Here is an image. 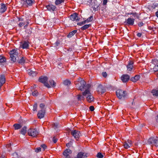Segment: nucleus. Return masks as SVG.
<instances>
[{
	"instance_id": "44",
	"label": "nucleus",
	"mask_w": 158,
	"mask_h": 158,
	"mask_svg": "<svg viewBox=\"0 0 158 158\" xmlns=\"http://www.w3.org/2000/svg\"><path fill=\"white\" fill-rule=\"evenodd\" d=\"M41 151V148L40 147L37 148L35 150V152H39Z\"/></svg>"
},
{
	"instance_id": "25",
	"label": "nucleus",
	"mask_w": 158,
	"mask_h": 158,
	"mask_svg": "<svg viewBox=\"0 0 158 158\" xmlns=\"http://www.w3.org/2000/svg\"><path fill=\"white\" fill-rule=\"evenodd\" d=\"M6 59L3 56H0V64L4 63L6 62Z\"/></svg>"
},
{
	"instance_id": "63",
	"label": "nucleus",
	"mask_w": 158,
	"mask_h": 158,
	"mask_svg": "<svg viewBox=\"0 0 158 158\" xmlns=\"http://www.w3.org/2000/svg\"><path fill=\"white\" fill-rule=\"evenodd\" d=\"M75 85H77V82H75Z\"/></svg>"
},
{
	"instance_id": "42",
	"label": "nucleus",
	"mask_w": 158,
	"mask_h": 158,
	"mask_svg": "<svg viewBox=\"0 0 158 158\" xmlns=\"http://www.w3.org/2000/svg\"><path fill=\"white\" fill-rule=\"evenodd\" d=\"M18 21L20 22H23L25 21L24 18L22 17H19L18 18Z\"/></svg>"
},
{
	"instance_id": "57",
	"label": "nucleus",
	"mask_w": 158,
	"mask_h": 158,
	"mask_svg": "<svg viewBox=\"0 0 158 158\" xmlns=\"http://www.w3.org/2000/svg\"><path fill=\"white\" fill-rule=\"evenodd\" d=\"M62 65V64L61 63H60V64H59L58 65V67L59 69H61V66Z\"/></svg>"
},
{
	"instance_id": "21",
	"label": "nucleus",
	"mask_w": 158,
	"mask_h": 158,
	"mask_svg": "<svg viewBox=\"0 0 158 158\" xmlns=\"http://www.w3.org/2000/svg\"><path fill=\"white\" fill-rule=\"evenodd\" d=\"M27 127L26 126H24L19 131V133L23 135H25L27 133Z\"/></svg>"
},
{
	"instance_id": "5",
	"label": "nucleus",
	"mask_w": 158,
	"mask_h": 158,
	"mask_svg": "<svg viewBox=\"0 0 158 158\" xmlns=\"http://www.w3.org/2000/svg\"><path fill=\"white\" fill-rule=\"evenodd\" d=\"M118 97L119 99L125 98L127 95L126 92L121 89H118L116 92Z\"/></svg>"
},
{
	"instance_id": "49",
	"label": "nucleus",
	"mask_w": 158,
	"mask_h": 158,
	"mask_svg": "<svg viewBox=\"0 0 158 158\" xmlns=\"http://www.w3.org/2000/svg\"><path fill=\"white\" fill-rule=\"evenodd\" d=\"M102 76L104 77H106L107 76V74L106 72H102Z\"/></svg>"
},
{
	"instance_id": "61",
	"label": "nucleus",
	"mask_w": 158,
	"mask_h": 158,
	"mask_svg": "<svg viewBox=\"0 0 158 158\" xmlns=\"http://www.w3.org/2000/svg\"><path fill=\"white\" fill-rule=\"evenodd\" d=\"M56 46H58V44H59V43H58L57 41H56Z\"/></svg>"
},
{
	"instance_id": "33",
	"label": "nucleus",
	"mask_w": 158,
	"mask_h": 158,
	"mask_svg": "<svg viewBox=\"0 0 158 158\" xmlns=\"http://www.w3.org/2000/svg\"><path fill=\"white\" fill-rule=\"evenodd\" d=\"M70 81L69 80H66L64 81L63 82L64 84L66 85H69L70 84Z\"/></svg>"
},
{
	"instance_id": "50",
	"label": "nucleus",
	"mask_w": 158,
	"mask_h": 158,
	"mask_svg": "<svg viewBox=\"0 0 158 158\" xmlns=\"http://www.w3.org/2000/svg\"><path fill=\"white\" fill-rule=\"evenodd\" d=\"M52 140L54 143H56L57 142V139L54 137L53 138Z\"/></svg>"
},
{
	"instance_id": "34",
	"label": "nucleus",
	"mask_w": 158,
	"mask_h": 158,
	"mask_svg": "<svg viewBox=\"0 0 158 158\" xmlns=\"http://www.w3.org/2000/svg\"><path fill=\"white\" fill-rule=\"evenodd\" d=\"M37 104L36 103H35L33 106V110L34 111H37Z\"/></svg>"
},
{
	"instance_id": "15",
	"label": "nucleus",
	"mask_w": 158,
	"mask_h": 158,
	"mask_svg": "<svg viewBox=\"0 0 158 158\" xmlns=\"http://www.w3.org/2000/svg\"><path fill=\"white\" fill-rule=\"evenodd\" d=\"M77 15H78L77 13H75L71 15L70 17V19L72 21H79L80 18L78 17Z\"/></svg>"
},
{
	"instance_id": "7",
	"label": "nucleus",
	"mask_w": 158,
	"mask_h": 158,
	"mask_svg": "<svg viewBox=\"0 0 158 158\" xmlns=\"http://www.w3.org/2000/svg\"><path fill=\"white\" fill-rule=\"evenodd\" d=\"M34 2V0H22V3L24 7L31 6Z\"/></svg>"
},
{
	"instance_id": "32",
	"label": "nucleus",
	"mask_w": 158,
	"mask_h": 158,
	"mask_svg": "<svg viewBox=\"0 0 158 158\" xmlns=\"http://www.w3.org/2000/svg\"><path fill=\"white\" fill-rule=\"evenodd\" d=\"M49 82L50 83V85L52 87H55L56 86V83L53 80H50L49 81Z\"/></svg>"
},
{
	"instance_id": "23",
	"label": "nucleus",
	"mask_w": 158,
	"mask_h": 158,
	"mask_svg": "<svg viewBox=\"0 0 158 158\" xmlns=\"http://www.w3.org/2000/svg\"><path fill=\"white\" fill-rule=\"evenodd\" d=\"M13 126L15 130H17L20 129L22 126L20 124L15 123L14 125Z\"/></svg>"
},
{
	"instance_id": "53",
	"label": "nucleus",
	"mask_w": 158,
	"mask_h": 158,
	"mask_svg": "<svg viewBox=\"0 0 158 158\" xmlns=\"http://www.w3.org/2000/svg\"><path fill=\"white\" fill-rule=\"evenodd\" d=\"M94 107L93 106H91L89 107V109L90 111H92L94 110Z\"/></svg>"
},
{
	"instance_id": "3",
	"label": "nucleus",
	"mask_w": 158,
	"mask_h": 158,
	"mask_svg": "<svg viewBox=\"0 0 158 158\" xmlns=\"http://www.w3.org/2000/svg\"><path fill=\"white\" fill-rule=\"evenodd\" d=\"M10 55L11 60L14 62H16L18 56L17 50L15 49L12 50L10 52Z\"/></svg>"
},
{
	"instance_id": "56",
	"label": "nucleus",
	"mask_w": 158,
	"mask_h": 158,
	"mask_svg": "<svg viewBox=\"0 0 158 158\" xmlns=\"http://www.w3.org/2000/svg\"><path fill=\"white\" fill-rule=\"evenodd\" d=\"M127 142L128 144H131V145H132L131 141V140H128L127 141Z\"/></svg>"
},
{
	"instance_id": "10",
	"label": "nucleus",
	"mask_w": 158,
	"mask_h": 158,
	"mask_svg": "<svg viewBox=\"0 0 158 158\" xmlns=\"http://www.w3.org/2000/svg\"><path fill=\"white\" fill-rule=\"evenodd\" d=\"M91 7L93 8L94 10H96L99 6L98 2L96 0H91Z\"/></svg>"
},
{
	"instance_id": "38",
	"label": "nucleus",
	"mask_w": 158,
	"mask_h": 158,
	"mask_svg": "<svg viewBox=\"0 0 158 158\" xmlns=\"http://www.w3.org/2000/svg\"><path fill=\"white\" fill-rule=\"evenodd\" d=\"M37 74V72L36 71H34L32 73H30V75L32 77L36 76Z\"/></svg>"
},
{
	"instance_id": "26",
	"label": "nucleus",
	"mask_w": 158,
	"mask_h": 158,
	"mask_svg": "<svg viewBox=\"0 0 158 158\" xmlns=\"http://www.w3.org/2000/svg\"><path fill=\"white\" fill-rule=\"evenodd\" d=\"M153 95L158 97V89H153L152 91Z\"/></svg>"
},
{
	"instance_id": "6",
	"label": "nucleus",
	"mask_w": 158,
	"mask_h": 158,
	"mask_svg": "<svg viewBox=\"0 0 158 158\" xmlns=\"http://www.w3.org/2000/svg\"><path fill=\"white\" fill-rule=\"evenodd\" d=\"M48 79V78L47 77L41 76L39 78V81L40 82L43 83L44 86L48 88H50L51 86H50L48 83L47 82Z\"/></svg>"
},
{
	"instance_id": "29",
	"label": "nucleus",
	"mask_w": 158,
	"mask_h": 158,
	"mask_svg": "<svg viewBox=\"0 0 158 158\" xmlns=\"http://www.w3.org/2000/svg\"><path fill=\"white\" fill-rule=\"evenodd\" d=\"M25 61V57H23L21 58V59H20L19 60V63L21 64H23Z\"/></svg>"
},
{
	"instance_id": "8",
	"label": "nucleus",
	"mask_w": 158,
	"mask_h": 158,
	"mask_svg": "<svg viewBox=\"0 0 158 158\" xmlns=\"http://www.w3.org/2000/svg\"><path fill=\"white\" fill-rule=\"evenodd\" d=\"M71 134L77 140L80 137L81 134L80 131L76 130L71 131Z\"/></svg>"
},
{
	"instance_id": "24",
	"label": "nucleus",
	"mask_w": 158,
	"mask_h": 158,
	"mask_svg": "<svg viewBox=\"0 0 158 158\" xmlns=\"http://www.w3.org/2000/svg\"><path fill=\"white\" fill-rule=\"evenodd\" d=\"M77 30H74L70 32L68 35L67 37L68 38H70L73 36L76 32Z\"/></svg>"
},
{
	"instance_id": "48",
	"label": "nucleus",
	"mask_w": 158,
	"mask_h": 158,
	"mask_svg": "<svg viewBox=\"0 0 158 158\" xmlns=\"http://www.w3.org/2000/svg\"><path fill=\"white\" fill-rule=\"evenodd\" d=\"M41 147L43 148V151H44L47 148L45 144L41 145Z\"/></svg>"
},
{
	"instance_id": "4",
	"label": "nucleus",
	"mask_w": 158,
	"mask_h": 158,
	"mask_svg": "<svg viewBox=\"0 0 158 158\" xmlns=\"http://www.w3.org/2000/svg\"><path fill=\"white\" fill-rule=\"evenodd\" d=\"M27 133L29 136L35 137L38 135L39 131L35 129L30 128L28 130Z\"/></svg>"
},
{
	"instance_id": "45",
	"label": "nucleus",
	"mask_w": 158,
	"mask_h": 158,
	"mask_svg": "<svg viewBox=\"0 0 158 158\" xmlns=\"http://www.w3.org/2000/svg\"><path fill=\"white\" fill-rule=\"evenodd\" d=\"M44 106H45V105L44 103H41V104H40V108L41 109H42V110L44 108Z\"/></svg>"
},
{
	"instance_id": "18",
	"label": "nucleus",
	"mask_w": 158,
	"mask_h": 158,
	"mask_svg": "<svg viewBox=\"0 0 158 158\" xmlns=\"http://www.w3.org/2000/svg\"><path fill=\"white\" fill-rule=\"evenodd\" d=\"M130 79L129 76L127 74H124L121 77V79L123 82H126Z\"/></svg>"
},
{
	"instance_id": "11",
	"label": "nucleus",
	"mask_w": 158,
	"mask_h": 158,
	"mask_svg": "<svg viewBox=\"0 0 158 158\" xmlns=\"http://www.w3.org/2000/svg\"><path fill=\"white\" fill-rule=\"evenodd\" d=\"M135 21V19L129 18L126 19L124 22L125 25L132 26L133 25Z\"/></svg>"
},
{
	"instance_id": "47",
	"label": "nucleus",
	"mask_w": 158,
	"mask_h": 158,
	"mask_svg": "<svg viewBox=\"0 0 158 158\" xmlns=\"http://www.w3.org/2000/svg\"><path fill=\"white\" fill-rule=\"evenodd\" d=\"M157 67H158V65L155 66L153 69L155 71H157V74L158 76V69L157 68Z\"/></svg>"
},
{
	"instance_id": "17",
	"label": "nucleus",
	"mask_w": 158,
	"mask_h": 158,
	"mask_svg": "<svg viewBox=\"0 0 158 158\" xmlns=\"http://www.w3.org/2000/svg\"><path fill=\"white\" fill-rule=\"evenodd\" d=\"M48 10L50 11H54L56 8V7L54 5L52 4H49L46 6Z\"/></svg>"
},
{
	"instance_id": "12",
	"label": "nucleus",
	"mask_w": 158,
	"mask_h": 158,
	"mask_svg": "<svg viewBox=\"0 0 158 158\" xmlns=\"http://www.w3.org/2000/svg\"><path fill=\"white\" fill-rule=\"evenodd\" d=\"M97 90L99 93L102 94L106 92V89L104 86L101 85H99L97 88Z\"/></svg>"
},
{
	"instance_id": "37",
	"label": "nucleus",
	"mask_w": 158,
	"mask_h": 158,
	"mask_svg": "<svg viewBox=\"0 0 158 158\" xmlns=\"http://www.w3.org/2000/svg\"><path fill=\"white\" fill-rule=\"evenodd\" d=\"M38 93L37 90H35L32 93V95L34 96H37L38 95Z\"/></svg>"
},
{
	"instance_id": "20",
	"label": "nucleus",
	"mask_w": 158,
	"mask_h": 158,
	"mask_svg": "<svg viewBox=\"0 0 158 158\" xmlns=\"http://www.w3.org/2000/svg\"><path fill=\"white\" fill-rule=\"evenodd\" d=\"M7 9V7L6 5L3 3H1L0 6V12L3 13L5 12Z\"/></svg>"
},
{
	"instance_id": "39",
	"label": "nucleus",
	"mask_w": 158,
	"mask_h": 158,
	"mask_svg": "<svg viewBox=\"0 0 158 158\" xmlns=\"http://www.w3.org/2000/svg\"><path fill=\"white\" fill-rule=\"evenodd\" d=\"M37 74V72L36 71H34L32 73H30V75L32 77L36 76Z\"/></svg>"
},
{
	"instance_id": "62",
	"label": "nucleus",
	"mask_w": 158,
	"mask_h": 158,
	"mask_svg": "<svg viewBox=\"0 0 158 158\" xmlns=\"http://www.w3.org/2000/svg\"><path fill=\"white\" fill-rule=\"evenodd\" d=\"M29 31V32H28V33H29V34L31 33V32H30V31Z\"/></svg>"
},
{
	"instance_id": "16",
	"label": "nucleus",
	"mask_w": 158,
	"mask_h": 158,
	"mask_svg": "<svg viewBox=\"0 0 158 158\" xmlns=\"http://www.w3.org/2000/svg\"><path fill=\"white\" fill-rule=\"evenodd\" d=\"M45 113V110L44 109L38 111L37 116L38 118L41 119L43 118Z\"/></svg>"
},
{
	"instance_id": "1",
	"label": "nucleus",
	"mask_w": 158,
	"mask_h": 158,
	"mask_svg": "<svg viewBox=\"0 0 158 158\" xmlns=\"http://www.w3.org/2000/svg\"><path fill=\"white\" fill-rule=\"evenodd\" d=\"M79 83L81 85L79 87V89L81 91L85 90L84 92L82 93L83 96L86 97V101L89 103L94 102V98L92 95L89 90L90 85L89 84L86 85L85 82L83 80H81Z\"/></svg>"
},
{
	"instance_id": "19",
	"label": "nucleus",
	"mask_w": 158,
	"mask_h": 158,
	"mask_svg": "<svg viewBox=\"0 0 158 158\" xmlns=\"http://www.w3.org/2000/svg\"><path fill=\"white\" fill-rule=\"evenodd\" d=\"M134 62L130 60L128 61V63L127 65V67L128 71H131L133 68V64Z\"/></svg>"
},
{
	"instance_id": "59",
	"label": "nucleus",
	"mask_w": 158,
	"mask_h": 158,
	"mask_svg": "<svg viewBox=\"0 0 158 158\" xmlns=\"http://www.w3.org/2000/svg\"><path fill=\"white\" fill-rule=\"evenodd\" d=\"M156 122H157V123H158V115H157L156 118Z\"/></svg>"
},
{
	"instance_id": "36",
	"label": "nucleus",
	"mask_w": 158,
	"mask_h": 158,
	"mask_svg": "<svg viewBox=\"0 0 158 158\" xmlns=\"http://www.w3.org/2000/svg\"><path fill=\"white\" fill-rule=\"evenodd\" d=\"M93 20V17L92 16H90L86 20H85L86 23H88L91 21Z\"/></svg>"
},
{
	"instance_id": "58",
	"label": "nucleus",
	"mask_w": 158,
	"mask_h": 158,
	"mask_svg": "<svg viewBox=\"0 0 158 158\" xmlns=\"http://www.w3.org/2000/svg\"><path fill=\"white\" fill-rule=\"evenodd\" d=\"M137 36L139 37H140L141 36L142 34L140 33H138L137 35Z\"/></svg>"
},
{
	"instance_id": "64",
	"label": "nucleus",
	"mask_w": 158,
	"mask_h": 158,
	"mask_svg": "<svg viewBox=\"0 0 158 158\" xmlns=\"http://www.w3.org/2000/svg\"><path fill=\"white\" fill-rule=\"evenodd\" d=\"M8 151L10 152V149H8Z\"/></svg>"
},
{
	"instance_id": "30",
	"label": "nucleus",
	"mask_w": 158,
	"mask_h": 158,
	"mask_svg": "<svg viewBox=\"0 0 158 158\" xmlns=\"http://www.w3.org/2000/svg\"><path fill=\"white\" fill-rule=\"evenodd\" d=\"M131 146V144H128L127 142H126L124 144V146L125 148L127 149L129 148Z\"/></svg>"
},
{
	"instance_id": "27",
	"label": "nucleus",
	"mask_w": 158,
	"mask_h": 158,
	"mask_svg": "<svg viewBox=\"0 0 158 158\" xmlns=\"http://www.w3.org/2000/svg\"><path fill=\"white\" fill-rule=\"evenodd\" d=\"M65 0H56L55 4L56 5H58L64 2Z\"/></svg>"
},
{
	"instance_id": "14",
	"label": "nucleus",
	"mask_w": 158,
	"mask_h": 158,
	"mask_svg": "<svg viewBox=\"0 0 158 158\" xmlns=\"http://www.w3.org/2000/svg\"><path fill=\"white\" fill-rule=\"evenodd\" d=\"M87 155L86 153L81 152H79L76 156L74 158H86L87 157Z\"/></svg>"
},
{
	"instance_id": "55",
	"label": "nucleus",
	"mask_w": 158,
	"mask_h": 158,
	"mask_svg": "<svg viewBox=\"0 0 158 158\" xmlns=\"http://www.w3.org/2000/svg\"><path fill=\"white\" fill-rule=\"evenodd\" d=\"M107 1L108 0H103L102 1L103 4V5H106L107 2Z\"/></svg>"
},
{
	"instance_id": "13",
	"label": "nucleus",
	"mask_w": 158,
	"mask_h": 158,
	"mask_svg": "<svg viewBox=\"0 0 158 158\" xmlns=\"http://www.w3.org/2000/svg\"><path fill=\"white\" fill-rule=\"evenodd\" d=\"M29 23L28 20H27L26 21L23 22H20L19 23L18 25L20 27H21L24 26V28H26Z\"/></svg>"
},
{
	"instance_id": "43",
	"label": "nucleus",
	"mask_w": 158,
	"mask_h": 158,
	"mask_svg": "<svg viewBox=\"0 0 158 158\" xmlns=\"http://www.w3.org/2000/svg\"><path fill=\"white\" fill-rule=\"evenodd\" d=\"M72 144V142L71 141H70L69 143H67L66 145V146L68 148L70 147Z\"/></svg>"
},
{
	"instance_id": "2",
	"label": "nucleus",
	"mask_w": 158,
	"mask_h": 158,
	"mask_svg": "<svg viewBox=\"0 0 158 158\" xmlns=\"http://www.w3.org/2000/svg\"><path fill=\"white\" fill-rule=\"evenodd\" d=\"M148 142L149 144L158 147V137H151L148 140Z\"/></svg>"
},
{
	"instance_id": "54",
	"label": "nucleus",
	"mask_w": 158,
	"mask_h": 158,
	"mask_svg": "<svg viewBox=\"0 0 158 158\" xmlns=\"http://www.w3.org/2000/svg\"><path fill=\"white\" fill-rule=\"evenodd\" d=\"M138 25L140 27H142L143 25V23L142 22H139L138 23Z\"/></svg>"
},
{
	"instance_id": "31",
	"label": "nucleus",
	"mask_w": 158,
	"mask_h": 158,
	"mask_svg": "<svg viewBox=\"0 0 158 158\" xmlns=\"http://www.w3.org/2000/svg\"><path fill=\"white\" fill-rule=\"evenodd\" d=\"M84 96L81 95L79 94L77 95V99L78 100L81 101V100H84Z\"/></svg>"
},
{
	"instance_id": "28",
	"label": "nucleus",
	"mask_w": 158,
	"mask_h": 158,
	"mask_svg": "<svg viewBox=\"0 0 158 158\" xmlns=\"http://www.w3.org/2000/svg\"><path fill=\"white\" fill-rule=\"evenodd\" d=\"M91 25L90 24H86L81 27V30L83 31L88 28L91 26Z\"/></svg>"
},
{
	"instance_id": "22",
	"label": "nucleus",
	"mask_w": 158,
	"mask_h": 158,
	"mask_svg": "<svg viewBox=\"0 0 158 158\" xmlns=\"http://www.w3.org/2000/svg\"><path fill=\"white\" fill-rule=\"evenodd\" d=\"M140 76L139 75H135L134 77H132L130 78V80L133 82H135L139 79Z\"/></svg>"
},
{
	"instance_id": "35",
	"label": "nucleus",
	"mask_w": 158,
	"mask_h": 158,
	"mask_svg": "<svg viewBox=\"0 0 158 158\" xmlns=\"http://www.w3.org/2000/svg\"><path fill=\"white\" fill-rule=\"evenodd\" d=\"M129 15H132L134 17H136V18L138 19L139 18V16L138 14L136 13H131L128 14Z\"/></svg>"
},
{
	"instance_id": "46",
	"label": "nucleus",
	"mask_w": 158,
	"mask_h": 158,
	"mask_svg": "<svg viewBox=\"0 0 158 158\" xmlns=\"http://www.w3.org/2000/svg\"><path fill=\"white\" fill-rule=\"evenodd\" d=\"M53 127L55 129H56V128H57L58 126V124L57 123H53L52 124Z\"/></svg>"
},
{
	"instance_id": "60",
	"label": "nucleus",
	"mask_w": 158,
	"mask_h": 158,
	"mask_svg": "<svg viewBox=\"0 0 158 158\" xmlns=\"http://www.w3.org/2000/svg\"><path fill=\"white\" fill-rule=\"evenodd\" d=\"M156 15L158 18V10L156 12Z\"/></svg>"
},
{
	"instance_id": "40",
	"label": "nucleus",
	"mask_w": 158,
	"mask_h": 158,
	"mask_svg": "<svg viewBox=\"0 0 158 158\" xmlns=\"http://www.w3.org/2000/svg\"><path fill=\"white\" fill-rule=\"evenodd\" d=\"M97 156L98 158H102L103 157V155L100 152H99L97 154Z\"/></svg>"
},
{
	"instance_id": "51",
	"label": "nucleus",
	"mask_w": 158,
	"mask_h": 158,
	"mask_svg": "<svg viewBox=\"0 0 158 158\" xmlns=\"http://www.w3.org/2000/svg\"><path fill=\"white\" fill-rule=\"evenodd\" d=\"M11 146V144L10 143L6 145V147L8 149H9V148H10Z\"/></svg>"
},
{
	"instance_id": "41",
	"label": "nucleus",
	"mask_w": 158,
	"mask_h": 158,
	"mask_svg": "<svg viewBox=\"0 0 158 158\" xmlns=\"http://www.w3.org/2000/svg\"><path fill=\"white\" fill-rule=\"evenodd\" d=\"M86 23V22L85 20L84 21H82V22H79V23H77V24L78 25L81 26V25H83L84 24Z\"/></svg>"
},
{
	"instance_id": "9",
	"label": "nucleus",
	"mask_w": 158,
	"mask_h": 158,
	"mask_svg": "<svg viewBox=\"0 0 158 158\" xmlns=\"http://www.w3.org/2000/svg\"><path fill=\"white\" fill-rule=\"evenodd\" d=\"M29 47V42L28 41H24L21 42L20 47L23 49H27Z\"/></svg>"
},
{
	"instance_id": "52",
	"label": "nucleus",
	"mask_w": 158,
	"mask_h": 158,
	"mask_svg": "<svg viewBox=\"0 0 158 158\" xmlns=\"http://www.w3.org/2000/svg\"><path fill=\"white\" fill-rule=\"evenodd\" d=\"M34 71H32L31 69H29L27 70V73L28 74L30 75V73H32Z\"/></svg>"
}]
</instances>
